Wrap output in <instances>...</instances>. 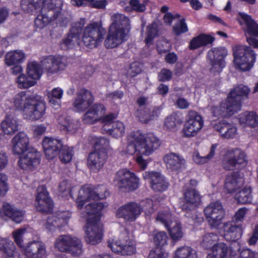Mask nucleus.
<instances>
[{"instance_id": "52", "label": "nucleus", "mask_w": 258, "mask_h": 258, "mask_svg": "<svg viewBox=\"0 0 258 258\" xmlns=\"http://www.w3.org/2000/svg\"><path fill=\"white\" fill-rule=\"evenodd\" d=\"M235 199L240 204H245L250 203L252 200L251 188L250 187L243 188L236 194Z\"/></svg>"}, {"instance_id": "38", "label": "nucleus", "mask_w": 258, "mask_h": 258, "mask_svg": "<svg viewBox=\"0 0 258 258\" xmlns=\"http://www.w3.org/2000/svg\"><path fill=\"white\" fill-rule=\"evenodd\" d=\"M161 110V106L154 107L151 109L140 108L137 111V116L141 122L146 123L157 118Z\"/></svg>"}, {"instance_id": "8", "label": "nucleus", "mask_w": 258, "mask_h": 258, "mask_svg": "<svg viewBox=\"0 0 258 258\" xmlns=\"http://www.w3.org/2000/svg\"><path fill=\"white\" fill-rule=\"evenodd\" d=\"M107 243L108 247L113 252L121 255H132L136 251L135 243L130 239L128 233L126 231L121 233L118 239L110 238Z\"/></svg>"}, {"instance_id": "7", "label": "nucleus", "mask_w": 258, "mask_h": 258, "mask_svg": "<svg viewBox=\"0 0 258 258\" xmlns=\"http://www.w3.org/2000/svg\"><path fill=\"white\" fill-rule=\"evenodd\" d=\"M105 30L98 23L88 24L83 30L82 40L84 45L90 48L96 47L102 41Z\"/></svg>"}, {"instance_id": "33", "label": "nucleus", "mask_w": 258, "mask_h": 258, "mask_svg": "<svg viewBox=\"0 0 258 258\" xmlns=\"http://www.w3.org/2000/svg\"><path fill=\"white\" fill-rule=\"evenodd\" d=\"M241 25H245L243 28L245 33L253 36L258 37V24L252 19L249 15L240 12L237 18Z\"/></svg>"}, {"instance_id": "34", "label": "nucleus", "mask_w": 258, "mask_h": 258, "mask_svg": "<svg viewBox=\"0 0 258 258\" xmlns=\"http://www.w3.org/2000/svg\"><path fill=\"white\" fill-rule=\"evenodd\" d=\"M249 91L247 86L239 85L230 91L227 97L230 102H232L234 106H238L237 110L239 111L241 108L242 97L247 96Z\"/></svg>"}, {"instance_id": "2", "label": "nucleus", "mask_w": 258, "mask_h": 258, "mask_svg": "<svg viewBox=\"0 0 258 258\" xmlns=\"http://www.w3.org/2000/svg\"><path fill=\"white\" fill-rule=\"evenodd\" d=\"M110 20L111 23L104 41L107 48L116 47L125 41L131 29L130 19L123 14L115 13Z\"/></svg>"}, {"instance_id": "57", "label": "nucleus", "mask_w": 258, "mask_h": 258, "mask_svg": "<svg viewBox=\"0 0 258 258\" xmlns=\"http://www.w3.org/2000/svg\"><path fill=\"white\" fill-rule=\"evenodd\" d=\"M158 26L156 23L149 25L147 27V37L145 41L147 44L151 43L152 41L158 35Z\"/></svg>"}, {"instance_id": "51", "label": "nucleus", "mask_w": 258, "mask_h": 258, "mask_svg": "<svg viewBox=\"0 0 258 258\" xmlns=\"http://www.w3.org/2000/svg\"><path fill=\"white\" fill-rule=\"evenodd\" d=\"M232 157L237 165L244 166L246 165L247 160L245 153L242 150L236 148L229 151Z\"/></svg>"}, {"instance_id": "11", "label": "nucleus", "mask_w": 258, "mask_h": 258, "mask_svg": "<svg viewBox=\"0 0 258 258\" xmlns=\"http://www.w3.org/2000/svg\"><path fill=\"white\" fill-rule=\"evenodd\" d=\"M203 124L204 120L200 114L195 111H189L183 128L184 136H195L202 129Z\"/></svg>"}, {"instance_id": "12", "label": "nucleus", "mask_w": 258, "mask_h": 258, "mask_svg": "<svg viewBox=\"0 0 258 258\" xmlns=\"http://www.w3.org/2000/svg\"><path fill=\"white\" fill-rule=\"evenodd\" d=\"M204 214L209 225L216 228L224 217V210L221 204L216 202L210 203L205 208Z\"/></svg>"}, {"instance_id": "59", "label": "nucleus", "mask_w": 258, "mask_h": 258, "mask_svg": "<svg viewBox=\"0 0 258 258\" xmlns=\"http://www.w3.org/2000/svg\"><path fill=\"white\" fill-rule=\"evenodd\" d=\"M222 165L226 170H233L237 167V165L229 151L225 154L222 161Z\"/></svg>"}, {"instance_id": "45", "label": "nucleus", "mask_w": 258, "mask_h": 258, "mask_svg": "<svg viewBox=\"0 0 258 258\" xmlns=\"http://www.w3.org/2000/svg\"><path fill=\"white\" fill-rule=\"evenodd\" d=\"M213 41V37L205 34H201L191 40L189 47L191 49H195L211 43Z\"/></svg>"}, {"instance_id": "44", "label": "nucleus", "mask_w": 258, "mask_h": 258, "mask_svg": "<svg viewBox=\"0 0 258 258\" xmlns=\"http://www.w3.org/2000/svg\"><path fill=\"white\" fill-rule=\"evenodd\" d=\"M63 93V90L61 89L55 88L48 93L49 103L55 109L60 107Z\"/></svg>"}, {"instance_id": "36", "label": "nucleus", "mask_w": 258, "mask_h": 258, "mask_svg": "<svg viewBox=\"0 0 258 258\" xmlns=\"http://www.w3.org/2000/svg\"><path fill=\"white\" fill-rule=\"evenodd\" d=\"M19 126V122L16 115L13 113L7 114L2 122V128L4 134L12 135L16 132Z\"/></svg>"}, {"instance_id": "32", "label": "nucleus", "mask_w": 258, "mask_h": 258, "mask_svg": "<svg viewBox=\"0 0 258 258\" xmlns=\"http://www.w3.org/2000/svg\"><path fill=\"white\" fill-rule=\"evenodd\" d=\"M23 250L25 254L29 258H42L46 253L45 245L40 241L31 242Z\"/></svg>"}, {"instance_id": "5", "label": "nucleus", "mask_w": 258, "mask_h": 258, "mask_svg": "<svg viewBox=\"0 0 258 258\" xmlns=\"http://www.w3.org/2000/svg\"><path fill=\"white\" fill-rule=\"evenodd\" d=\"M234 62L236 67L241 71L250 69L255 60L256 54L247 46L238 45L233 48Z\"/></svg>"}, {"instance_id": "47", "label": "nucleus", "mask_w": 258, "mask_h": 258, "mask_svg": "<svg viewBox=\"0 0 258 258\" xmlns=\"http://www.w3.org/2000/svg\"><path fill=\"white\" fill-rule=\"evenodd\" d=\"M173 258H198V255L192 248L184 246L178 247L174 251Z\"/></svg>"}, {"instance_id": "50", "label": "nucleus", "mask_w": 258, "mask_h": 258, "mask_svg": "<svg viewBox=\"0 0 258 258\" xmlns=\"http://www.w3.org/2000/svg\"><path fill=\"white\" fill-rule=\"evenodd\" d=\"M27 74L29 77L36 81L40 78L42 70L40 65L37 62H29L27 64Z\"/></svg>"}, {"instance_id": "62", "label": "nucleus", "mask_w": 258, "mask_h": 258, "mask_svg": "<svg viewBox=\"0 0 258 258\" xmlns=\"http://www.w3.org/2000/svg\"><path fill=\"white\" fill-rule=\"evenodd\" d=\"M26 231V228H20L13 232V236L15 242L21 248L24 247L23 237Z\"/></svg>"}, {"instance_id": "63", "label": "nucleus", "mask_w": 258, "mask_h": 258, "mask_svg": "<svg viewBox=\"0 0 258 258\" xmlns=\"http://www.w3.org/2000/svg\"><path fill=\"white\" fill-rule=\"evenodd\" d=\"M168 237L165 232H159L154 237V243L159 246H162L167 244Z\"/></svg>"}, {"instance_id": "10", "label": "nucleus", "mask_w": 258, "mask_h": 258, "mask_svg": "<svg viewBox=\"0 0 258 258\" xmlns=\"http://www.w3.org/2000/svg\"><path fill=\"white\" fill-rule=\"evenodd\" d=\"M227 54V51L224 47L213 48L209 51L207 58L210 71L214 75L220 73L225 67L224 58Z\"/></svg>"}, {"instance_id": "56", "label": "nucleus", "mask_w": 258, "mask_h": 258, "mask_svg": "<svg viewBox=\"0 0 258 258\" xmlns=\"http://www.w3.org/2000/svg\"><path fill=\"white\" fill-rule=\"evenodd\" d=\"M219 239L218 235L215 233H206L203 236L202 245L206 248L213 247Z\"/></svg>"}, {"instance_id": "26", "label": "nucleus", "mask_w": 258, "mask_h": 258, "mask_svg": "<svg viewBox=\"0 0 258 258\" xmlns=\"http://www.w3.org/2000/svg\"><path fill=\"white\" fill-rule=\"evenodd\" d=\"M35 96L36 94H30L26 91L20 92L13 98V105L16 109L20 111L23 115Z\"/></svg>"}, {"instance_id": "22", "label": "nucleus", "mask_w": 258, "mask_h": 258, "mask_svg": "<svg viewBox=\"0 0 258 258\" xmlns=\"http://www.w3.org/2000/svg\"><path fill=\"white\" fill-rule=\"evenodd\" d=\"M143 176L145 180L150 181L151 188L156 191H164L168 186L164 177L159 172H145Z\"/></svg>"}, {"instance_id": "42", "label": "nucleus", "mask_w": 258, "mask_h": 258, "mask_svg": "<svg viewBox=\"0 0 258 258\" xmlns=\"http://www.w3.org/2000/svg\"><path fill=\"white\" fill-rule=\"evenodd\" d=\"M103 133L107 134L114 138H119L122 137L125 133V126L120 121L114 122L111 126L108 127L107 125L102 127Z\"/></svg>"}, {"instance_id": "13", "label": "nucleus", "mask_w": 258, "mask_h": 258, "mask_svg": "<svg viewBox=\"0 0 258 258\" xmlns=\"http://www.w3.org/2000/svg\"><path fill=\"white\" fill-rule=\"evenodd\" d=\"M45 109V102L41 97L36 95L23 116L25 119L29 120H37L44 115Z\"/></svg>"}, {"instance_id": "35", "label": "nucleus", "mask_w": 258, "mask_h": 258, "mask_svg": "<svg viewBox=\"0 0 258 258\" xmlns=\"http://www.w3.org/2000/svg\"><path fill=\"white\" fill-rule=\"evenodd\" d=\"M214 128L218 131L221 136L225 139L233 138L236 134V126L226 120H221L213 125Z\"/></svg>"}, {"instance_id": "1", "label": "nucleus", "mask_w": 258, "mask_h": 258, "mask_svg": "<svg viewBox=\"0 0 258 258\" xmlns=\"http://www.w3.org/2000/svg\"><path fill=\"white\" fill-rule=\"evenodd\" d=\"M63 2L62 0H21L23 11L28 13L40 12L35 20V25L42 29L50 23L55 21L61 27L66 26L68 18L62 13Z\"/></svg>"}, {"instance_id": "27", "label": "nucleus", "mask_w": 258, "mask_h": 258, "mask_svg": "<svg viewBox=\"0 0 258 258\" xmlns=\"http://www.w3.org/2000/svg\"><path fill=\"white\" fill-rule=\"evenodd\" d=\"M223 236L228 241H235L242 235V227L233 222L224 223L222 227Z\"/></svg>"}, {"instance_id": "23", "label": "nucleus", "mask_w": 258, "mask_h": 258, "mask_svg": "<svg viewBox=\"0 0 258 258\" xmlns=\"http://www.w3.org/2000/svg\"><path fill=\"white\" fill-rule=\"evenodd\" d=\"M42 146L46 157L48 159H52L59 153L62 144L60 140L46 137L43 141Z\"/></svg>"}, {"instance_id": "28", "label": "nucleus", "mask_w": 258, "mask_h": 258, "mask_svg": "<svg viewBox=\"0 0 258 258\" xmlns=\"http://www.w3.org/2000/svg\"><path fill=\"white\" fill-rule=\"evenodd\" d=\"M13 151L14 154L21 155L31 149L29 146V139L24 132H19L12 139Z\"/></svg>"}, {"instance_id": "30", "label": "nucleus", "mask_w": 258, "mask_h": 258, "mask_svg": "<svg viewBox=\"0 0 258 258\" xmlns=\"http://www.w3.org/2000/svg\"><path fill=\"white\" fill-rule=\"evenodd\" d=\"M105 112V107L101 104H95L83 115V120L87 124L94 123L102 117Z\"/></svg>"}, {"instance_id": "17", "label": "nucleus", "mask_w": 258, "mask_h": 258, "mask_svg": "<svg viewBox=\"0 0 258 258\" xmlns=\"http://www.w3.org/2000/svg\"><path fill=\"white\" fill-rule=\"evenodd\" d=\"M70 217V215L68 212H57L47 218L44 227L48 231L51 232L56 230H60L67 225Z\"/></svg>"}, {"instance_id": "48", "label": "nucleus", "mask_w": 258, "mask_h": 258, "mask_svg": "<svg viewBox=\"0 0 258 258\" xmlns=\"http://www.w3.org/2000/svg\"><path fill=\"white\" fill-rule=\"evenodd\" d=\"M217 146L218 145L216 144H213L210 148L209 154L204 156H201L198 151H195L192 156L193 160L196 163L199 164H203L208 162L212 159L215 155Z\"/></svg>"}, {"instance_id": "60", "label": "nucleus", "mask_w": 258, "mask_h": 258, "mask_svg": "<svg viewBox=\"0 0 258 258\" xmlns=\"http://www.w3.org/2000/svg\"><path fill=\"white\" fill-rule=\"evenodd\" d=\"M188 28L184 18L178 21L173 27V32L176 35L187 32Z\"/></svg>"}, {"instance_id": "61", "label": "nucleus", "mask_w": 258, "mask_h": 258, "mask_svg": "<svg viewBox=\"0 0 258 258\" xmlns=\"http://www.w3.org/2000/svg\"><path fill=\"white\" fill-rule=\"evenodd\" d=\"M172 216L171 214L168 212H159L157 216L156 220L158 221L163 223L166 228H168L170 225V222Z\"/></svg>"}, {"instance_id": "31", "label": "nucleus", "mask_w": 258, "mask_h": 258, "mask_svg": "<svg viewBox=\"0 0 258 258\" xmlns=\"http://www.w3.org/2000/svg\"><path fill=\"white\" fill-rule=\"evenodd\" d=\"M107 157V152L104 150L91 153L88 158L89 167L94 171H99L103 166Z\"/></svg>"}, {"instance_id": "64", "label": "nucleus", "mask_w": 258, "mask_h": 258, "mask_svg": "<svg viewBox=\"0 0 258 258\" xmlns=\"http://www.w3.org/2000/svg\"><path fill=\"white\" fill-rule=\"evenodd\" d=\"M109 146V141L104 138H96L94 142L95 151H106V149Z\"/></svg>"}, {"instance_id": "15", "label": "nucleus", "mask_w": 258, "mask_h": 258, "mask_svg": "<svg viewBox=\"0 0 258 258\" xmlns=\"http://www.w3.org/2000/svg\"><path fill=\"white\" fill-rule=\"evenodd\" d=\"M104 192L100 191L99 189L96 191L92 190L89 185L82 187L79 191L77 203L79 208L81 209L84 204L91 200H97L106 198L107 192L105 188H103Z\"/></svg>"}, {"instance_id": "55", "label": "nucleus", "mask_w": 258, "mask_h": 258, "mask_svg": "<svg viewBox=\"0 0 258 258\" xmlns=\"http://www.w3.org/2000/svg\"><path fill=\"white\" fill-rule=\"evenodd\" d=\"M146 1L141 3L139 0H131L129 2V6L125 7L124 9L127 12H132L133 11L143 12L146 10Z\"/></svg>"}, {"instance_id": "41", "label": "nucleus", "mask_w": 258, "mask_h": 258, "mask_svg": "<svg viewBox=\"0 0 258 258\" xmlns=\"http://www.w3.org/2000/svg\"><path fill=\"white\" fill-rule=\"evenodd\" d=\"M25 54L21 50H15L8 52L5 57V62L8 66L18 64L24 61Z\"/></svg>"}, {"instance_id": "40", "label": "nucleus", "mask_w": 258, "mask_h": 258, "mask_svg": "<svg viewBox=\"0 0 258 258\" xmlns=\"http://www.w3.org/2000/svg\"><path fill=\"white\" fill-rule=\"evenodd\" d=\"M230 254V249L227 245L223 242H220L214 244L207 258H228Z\"/></svg>"}, {"instance_id": "3", "label": "nucleus", "mask_w": 258, "mask_h": 258, "mask_svg": "<svg viewBox=\"0 0 258 258\" xmlns=\"http://www.w3.org/2000/svg\"><path fill=\"white\" fill-rule=\"evenodd\" d=\"M126 152L130 154L137 152L149 156L160 146L159 139L152 133L143 134L139 131L131 133L127 136Z\"/></svg>"}, {"instance_id": "21", "label": "nucleus", "mask_w": 258, "mask_h": 258, "mask_svg": "<svg viewBox=\"0 0 258 258\" xmlns=\"http://www.w3.org/2000/svg\"><path fill=\"white\" fill-rule=\"evenodd\" d=\"M35 205L36 209L42 213L49 212L52 208V202L48 195L46 187L41 185L37 189Z\"/></svg>"}, {"instance_id": "49", "label": "nucleus", "mask_w": 258, "mask_h": 258, "mask_svg": "<svg viewBox=\"0 0 258 258\" xmlns=\"http://www.w3.org/2000/svg\"><path fill=\"white\" fill-rule=\"evenodd\" d=\"M239 121L241 124L255 127L258 124V115L253 111L245 112L240 116Z\"/></svg>"}, {"instance_id": "54", "label": "nucleus", "mask_w": 258, "mask_h": 258, "mask_svg": "<svg viewBox=\"0 0 258 258\" xmlns=\"http://www.w3.org/2000/svg\"><path fill=\"white\" fill-rule=\"evenodd\" d=\"M16 82L18 86L20 89H27L31 87L36 83V81L32 79L29 76L25 74L20 75L17 78Z\"/></svg>"}, {"instance_id": "43", "label": "nucleus", "mask_w": 258, "mask_h": 258, "mask_svg": "<svg viewBox=\"0 0 258 258\" xmlns=\"http://www.w3.org/2000/svg\"><path fill=\"white\" fill-rule=\"evenodd\" d=\"M15 245L14 242L8 239L0 238V251L4 254L9 257H16L18 255L15 251Z\"/></svg>"}, {"instance_id": "25", "label": "nucleus", "mask_w": 258, "mask_h": 258, "mask_svg": "<svg viewBox=\"0 0 258 258\" xmlns=\"http://www.w3.org/2000/svg\"><path fill=\"white\" fill-rule=\"evenodd\" d=\"M83 24L78 23L75 24V25L71 29L70 32L66 38L62 39L60 43V46L63 49H68L72 48L74 46L79 44L80 39V33L81 31Z\"/></svg>"}, {"instance_id": "14", "label": "nucleus", "mask_w": 258, "mask_h": 258, "mask_svg": "<svg viewBox=\"0 0 258 258\" xmlns=\"http://www.w3.org/2000/svg\"><path fill=\"white\" fill-rule=\"evenodd\" d=\"M41 64L47 74H53L66 68L67 58L61 55H49L41 61Z\"/></svg>"}, {"instance_id": "58", "label": "nucleus", "mask_w": 258, "mask_h": 258, "mask_svg": "<svg viewBox=\"0 0 258 258\" xmlns=\"http://www.w3.org/2000/svg\"><path fill=\"white\" fill-rule=\"evenodd\" d=\"M59 153V157L61 162L66 163L71 161L73 155V151L72 148L62 146Z\"/></svg>"}, {"instance_id": "24", "label": "nucleus", "mask_w": 258, "mask_h": 258, "mask_svg": "<svg viewBox=\"0 0 258 258\" xmlns=\"http://www.w3.org/2000/svg\"><path fill=\"white\" fill-rule=\"evenodd\" d=\"M244 184L243 174L240 172H232L227 174L225 180L224 188L228 193H232Z\"/></svg>"}, {"instance_id": "37", "label": "nucleus", "mask_w": 258, "mask_h": 258, "mask_svg": "<svg viewBox=\"0 0 258 258\" xmlns=\"http://www.w3.org/2000/svg\"><path fill=\"white\" fill-rule=\"evenodd\" d=\"M184 203L182 209L190 210L197 206L200 202L201 197L198 191L192 188H187L184 193Z\"/></svg>"}, {"instance_id": "53", "label": "nucleus", "mask_w": 258, "mask_h": 258, "mask_svg": "<svg viewBox=\"0 0 258 258\" xmlns=\"http://www.w3.org/2000/svg\"><path fill=\"white\" fill-rule=\"evenodd\" d=\"M181 121L176 113H172L167 116L164 120V126L168 130H174Z\"/></svg>"}, {"instance_id": "6", "label": "nucleus", "mask_w": 258, "mask_h": 258, "mask_svg": "<svg viewBox=\"0 0 258 258\" xmlns=\"http://www.w3.org/2000/svg\"><path fill=\"white\" fill-rule=\"evenodd\" d=\"M55 248L61 252H68L74 256L82 253V244L78 238L70 235L59 236L54 242Z\"/></svg>"}, {"instance_id": "39", "label": "nucleus", "mask_w": 258, "mask_h": 258, "mask_svg": "<svg viewBox=\"0 0 258 258\" xmlns=\"http://www.w3.org/2000/svg\"><path fill=\"white\" fill-rule=\"evenodd\" d=\"M3 209L5 215L15 223H20L23 221L25 214L24 212L19 210L15 206L5 203L3 205Z\"/></svg>"}, {"instance_id": "18", "label": "nucleus", "mask_w": 258, "mask_h": 258, "mask_svg": "<svg viewBox=\"0 0 258 258\" xmlns=\"http://www.w3.org/2000/svg\"><path fill=\"white\" fill-rule=\"evenodd\" d=\"M142 212L141 207L137 203H128L119 207L116 212L118 218L129 221H135Z\"/></svg>"}, {"instance_id": "29", "label": "nucleus", "mask_w": 258, "mask_h": 258, "mask_svg": "<svg viewBox=\"0 0 258 258\" xmlns=\"http://www.w3.org/2000/svg\"><path fill=\"white\" fill-rule=\"evenodd\" d=\"M238 106H234L232 102H230L228 98L222 101L221 104L214 106L212 112L214 116L220 117L222 116H230L237 112Z\"/></svg>"}, {"instance_id": "20", "label": "nucleus", "mask_w": 258, "mask_h": 258, "mask_svg": "<svg viewBox=\"0 0 258 258\" xmlns=\"http://www.w3.org/2000/svg\"><path fill=\"white\" fill-rule=\"evenodd\" d=\"M163 160L167 169L173 174H178L185 167V160L180 155L174 153L166 154Z\"/></svg>"}, {"instance_id": "16", "label": "nucleus", "mask_w": 258, "mask_h": 258, "mask_svg": "<svg viewBox=\"0 0 258 258\" xmlns=\"http://www.w3.org/2000/svg\"><path fill=\"white\" fill-rule=\"evenodd\" d=\"M94 97L92 92L86 89L79 90L74 98L73 106L77 112H83L88 109L93 103Z\"/></svg>"}, {"instance_id": "46", "label": "nucleus", "mask_w": 258, "mask_h": 258, "mask_svg": "<svg viewBox=\"0 0 258 258\" xmlns=\"http://www.w3.org/2000/svg\"><path fill=\"white\" fill-rule=\"evenodd\" d=\"M171 238L175 241L180 240L183 236V232L181 224L177 221L170 222V225L166 228Z\"/></svg>"}, {"instance_id": "19", "label": "nucleus", "mask_w": 258, "mask_h": 258, "mask_svg": "<svg viewBox=\"0 0 258 258\" xmlns=\"http://www.w3.org/2000/svg\"><path fill=\"white\" fill-rule=\"evenodd\" d=\"M21 155L18 164L19 166L23 169H32L40 163V153L33 148Z\"/></svg>"}, {"instance_id": "4", "label": "nucleus", "mask_w": 258, "mask_h": 258, "mask_svg": "<svg viewBox=\"0 0 258 258\" xmlns=\"http://www.w3.org/2000/svg\"><path fill=\"white\" fill-rule=\"evenodd\" d=\"M105 206L101 202H93L85 207V212L89 216L86 224L85 240L92 245L99 243L102 239V228L99 221L100 212Z\"/></svg>"}, {"instance_id": "9", "label": "nucleus", "mask_w": 258, "mask_h": 258, "mask_svg": "<svg viewBox=\"0 0 258 258\" xmlns=\"http://www.w3.org/2000/svg\"><path fill=\"white\" fill-rule=\"evenodd\" d=\"M114 181L118 188L122 191H133L139 186V178L127 169L118 170L115 174Z\"/></svg>"}]
</instances>
